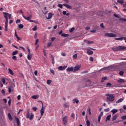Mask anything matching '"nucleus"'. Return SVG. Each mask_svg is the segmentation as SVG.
<instances>
[{
	"label": "nucleus",
	"mask_w": 126,
	"mask_h": 126,
	"mask_svg": "<svg viewBox=\"0 0 126 126\" xmlns=\"http://www.w3.org/2000/svg\"><path fill=\"white\" fill-rule=\"evenodd\" d=\"M53 14L51 13L48 14V17H46L47 19H51L52 18Z\"/></svg>",
	"instance_id": "393cba45"
},
{
	"label": "nucleus",
	"mask_w": 126,
	"mask_h": 126,
	"mask_svg": "<svg viewBox=\"0 0 126 126\" xmlns=\"http://www.w3.org/2000/svg\"><path fill=\"white\" fill-rule=\"evenodd\" d=\"M74 29H75L74 28H72L70 29L69 30V32H70V33H72V32L74 31Z\"/></svg>",
	"instance_id": "72a5a7b5"
},
{
	"label": "nucleus",
	"mask_w": 126,
	"mask_h": 126,
	"mask_svg": "<svg viewBox=\"0 0 126 126\" xmlns=\"http://www.w3.org/2000/svg\"><path fill=\"white\" fill-rule=\"evenodd\" d=\"M8 92L9 93H11V87H9L8 88Z\"/></svg>",
	"instance_id": "bf43d9fd"
},
{
	"label": "nucleus",
	"mask_w": 126,
	"mask_h": 126,
	"mask_svg": "<svg viewBox=\"0 0 126 126\" xmlns=\"http://www.w3.org/2000/svg\"><path fill=\"white\" fill-rule=\"evenodd\" d=\"M63 106H64V108H68L69 107V106H68V105L67 104V103L66 102L64 103Z\"/></svg>",
	"instance_id": "f704fd0d"
},
{
	"label": "nucleus",
	"mask_w": 126,
	"mask_h": 126,
	"mask_svg": "<svg viewBox=\"0 0 126 126\" xmlns=\"http://www.w3.org/2000/svg\"><path fill=\"white\" fill-rule=\"evenodd\" d=\"M5 18V24H8V18Z\"/></svg>",
	"instance_id": "09e8293b"
},
{
	"label": "nucleus",
	"mask_w": 126,
	"mask_h": 126,
	"mask_svg": "<svg viewBox=\"0 0 126 126\" xmlns=\"http://www.w3.org/2000/svg\"><path fill=\"white\" fill-rule=\"evenodd\" d=\"M61 36H62L63 37H68V36H69V35L68 34L62 33L61 34Z\"/></svg>",
	"instance_id": "7c9ffc66"
},
{
	"label": "nucleus",
	"mask_w": 126,
	"mask_h": 126,
	"mask_svg": "<svg viewBox=\"0 0 126 126\" xmlns=\"http://www.w3.org/2000/svg\"><path fill=\"white\" fill-rule=\"evenodd\" d=\"M24 26L23 24H21L20 25H18V28L20 29H22V28H23Z\"/></svg>",
	"instance_id": "e433bc0d"
},
{
	"label": "nucleus",
	"mask_w": 126,
	"mask_h": 126,
	"mask_svg": "<svg viewBox=\"0 0 126 126\" xmlns=\"http://www.w3.org/2000/svg\"><path fill=\"white\" fill-rule=\"evenodd\" d=\"M116 41H118L119 40H120V41H123V40H124V41H125V43H126V37H121L119 38H115Z\"/></svg>",
	"instance_id": "39448f33"
},
{
	"label": "nucleus",
	"mask_w": 126,
	"mask_h": 126,
	"mask_svg": "<svg viewBox=\"0 0 126 126\" xmlns=\"http://www.w3.org/2000/svg\"><path fill=\"white\" fill-rule=\"evenodd\" d=\"M66 67H67V65L60 66L58 67V69H59V70L63 71V70H64L65 69V68H66Z\"/></svg>",
	"instance_id": "6e6552de"
},
{
	"label": "nucleus",
	"mask_w": 126,
	"mask_h": 126,
	"mask_svg": "<svg viewBox=\"0 0 126 126\" xmlns=\"http://www.w3.org/2000/svg\"><path fill=\"white\" fill-rule=\"evenodd\" d=\"M114 17H116V18H119V16L116 14H114Z\"/></svg>",
	"instance_id": "69168bd1"
},
{
	"label": "nucleus",
	"mask_w": 126,
	"mask_h": 126,
	"mask_svg": "<svg viewBox=\"0 0 126 126\" xmlns=\"http://www.w3.org/2000/svg\"><path fill=\"white\" fill-rule=\"evenodd\" d=\"M104 36H105V37H109V38H115L117 37V34L112 32L106 33L104 34Z\"/></svg>",
	"instance_id": "7ed1b4c3"
},
{
	"label": "nucleus",
	"mask_w": 126,
	"mask_h": 126,
	"mask_svg": "<svg viewBox=\"0 0 126 126\" xmlns=\"http://www.w3.org/2000/svg\"><path fill=\"white\" fill-rule=\"evenodd\" d=\"M86 125L87 126H90V122L89 120H87Z\"/></svg>",
	"instance_id": "79ce46f5"
},
{
	"label": "nucleus",
	"mask_w": 126,
	"mask_h": 126,
	"mask_svg": "<svg viewBox=\"0 0 126 126\" xmlns=\"http://www.w3.org/2000/svg\"><path fill=\"white\" fill-rule=\"evenodd\" d=\"M15 36L16 38H17V39L19 38V36H18V35H17V33H16V30H15Z\"/></svg>",
	"instance_id": "a19ab883"
},
{
	"label": "nucleus",
	"mask_w": 126,
	"mask_h": 126,
	"mask_svg": "<svg viewBox=\"0 0 126 126\" xmlns=\"http://www.w3.org/2000/svg\"><path fill=\"white\" fill-rule=\"evenodd\" d=\"M100 27H101L102 28H105V27L104 26V24L103 23H101L100 25Z\"/></svg>",
	"instance_id": "6e6d98bb"
},
{
	"label": "nucleus",
	"mask_w": 126,
	"mask_h": 126,
	"mask_svg": "<svg viewBox=\"0 0 126 126\" xmlns=\"http://www.w3.org/2000/svg\"><path fill=\"white\" fill-rule=\"evenodd\" d=\"M3 13L4 14V18H8L9 17V19H11V14L6 12H3Z\"/></svg>",
	"instance_id": "20e7f679"
},
{
	"label": "nucleus",
	"mask_w": 126,
	"mask_h": 126,
	"mask_svg": "<svg viewBox=\"0 0 126 126\" xmlns=\"http://www.w3.org/2000/svg\"><path fill=\"white\" fill-rule=\"evenodd\" d=\"M110 86H112V84L108 83L106 84V87H110Z\"/></svg>",
	"instance_id": "a18cd8bd"
},
{
	"label": "nucleus",
	"mask_w": 126,
	"mask_h": 126,
	"mask_svg": "<svg viewBox=\"0 0 126 126\" xmlns=\"http://www.w3.org/2000/svg\"><path fill=\"white\" fill-rule=\"evenodd\" d=\"M33 119H34V114L31 113V116L29 118V120H30V121H32V120H33Z\"/></svg>",
	"instance_id": "5701e85b"
},
{
	"label": "nucleus",
	"mask_w": 126,
	"mask_h": 126,
	"mask_svg": "<svg viewBox=\"0 0 126 126\" xmlns=\"http://www.w3.org/2000/svg\"><path fill=\"white\" fill-rule=\"evenodd\" d=\"M74 67L73 66H71L70 67H68L67 69H66V71L67 72H70V71H74Z\"/></svg>",
	"instance_id": "9d476101"
},
{
	"label": "nucleus",
	"mask_w": 126,
	"mask_h": 126,
	"mask_svg": "<svg viewBox=\"0 0 126 126\" xmlns=\"http://www.w3.org/2000/svg\"><path fill=\"white\" fill-rule=\"evenodd\" d=\"M18 53V51L17 50L13 52L12 55V56H15V55H17V54Z\"/></svg>",
	"instance_id": "473e14b6"
},
{
	"label": "nucleus",
	"mask_w": 126,
	"mask_h": 126,
	"mask_svg": "<svg viewBox=\"0 0 126 126\" xmlns=\"http://www.w3.org/2000/svg\"><path fill=\"white\" fill-rule=\"evenodd\" d=\"M32 59V55L31 54L28 55V60L30 61Z\"/></svg>",
	"instance_id": "a878e982"
},
{
	"label": "nucleus",
	"mask_w": 126,
	"mask_h": 126,
	"mask_svg": "<svg viewBox=\"0 0 126 126\" xmlns=\"http://www.w3.org/2000/svg\"><path fill=\"white\" fill-rule=\"evenodd\" d=\"M51 45H52V42H49L47 44V47H51Z\"/></svg>",
	"instance_id": "0e129e2a"
},
{
	"label": "nucleus",
	"mask_w": 126,
	"mask_h": 126,
	"mask_svg": "<svg viewBox=\"0 0 126 126\" xmlns=\"http://www.w3.org/2000/svg\"><path fill=\"white\" fill-rule=\"evenodd\" d=\"M111 115H109L106 118V122H107V121H110V120H111Z\"/></svg>",
	"instance_id": "cd10ccee"
},
{
	"label": "nucleus",
	"mask_w": 126,
	"mask_h": 126,
	"mask_svg": "<svg viewBox=\"0 0 126 126\" xmlns=\"http://www.w3.org/2000/svg\"><path fill=\"white\" fill-rule=\"evenodd\" d=\"M121 119L122 120H126V115L123 116L121 117Z\"/></svg>",
	"instance_id": "49530a36"
},
{
	"label": "nucleus",
	"mask_w": 126,
	"mask_h": 126,
	"mask_svg": "<svg viewBox=\"0 0 126 126\" xmlns=\"http://www.w3.org/2000/svg\"><path fill=\"white\" fill-rule=\"evenodd\" d=\"M96 30H93V31H91L90 32L91 33H95L96 32Z\"/></svg>",
	"instance_id": "e2e57ef3"
},
{
	"label": "nucleus",
	"mask_w": 126,
	"mask_h": 126,
	"mask_svg": "<svg viewBox=\"0 0 126 126\" xmlns=\"http://www.w3.org/2000/svg\"><path fill=\"white\" fill-rule=\"evenodd\" d=\"M89 60L90 62H93V61H94V59H93V57H90Z\"/></svg>",
	"instance_id": "13d9d810"
},
{
	"label": "nucleus",
	"mask_w": 126,
	"mask_h": 126,
	"mask_svg": "<svg viewBox=\"0 0 126 126\" xmlns=\"http://www.w3.org/2000/svg\"><path fill=\"white\" fill-rule=\"evenodd\" d=\"M117 82L118 83H124V82H125V80L123 79H119L118 81Z\"/></svg>",
	"instance_id": "aec40b11"
},
{
	"label": "nucleus",
	"mask_w": 126,
	"mask_h": 126,
	"mask_svg": "<svg viewBox=\"0 0 126 126\" xmlns=\"http://www.w3.org/2000/svg\"><path fill=\"white\" fill-rule=\"evenodd\" d=\"M79 69H80V66H79L78 65H76L74 67V71H73V72H75L76 71H78V70H79Z\"/></svg>",
	"instance_id": "423d86ee"
},
{
	"label": "nucleus",
	"mask_w": 126,
	"mask_h": 126,
	"mask_svg": "<svg viewBox=\"0 0 126 126\" xmlns=\"http://www.w3.org/2000/svg\"><path fill=\"white\" fill-rule=\"evenodd\" d=\"M15 120L17 123V125L18 126H20V121H19V119L17 117L15 118Z\"/></svg>",
	"instance_id": "9b49d317"
},
{
	"label": "nucleus",
	"mask_w": 126,
	"mask_h": 126,
	"mask_svg": "<svg viewBox=\"0 0 126 126\" xmlns=\"http://www.w3.org/2000/svg\"><path fill=\"white\" fill-rule=\"evenodd\" d=\"M12 59L14 60V61H17V58L16 57V56H13L12 57Z\"/></svg>",
	"instance_id": "c03bdc74"
},
{
	"label": "nucleus",
	"mask_w": 126,
	"mask_h": 126,
	"mask_svg": "<svg viewBox=\"0 0 126 126\" xmlns=\"http://www.w3.org/2000/svg\"><path fill=\"white\" fill-rule=\"evenodd\" d=\"M1 81L3 84H5V79L4 78H2Z\"/></svg>",
	"instance_id": "8fccbe9b"
},
{
	"label": "nucleus",
	"mask_w": 126,
	"mask_h": 126,
	"mask_svg": "<svg viewBox=\"0 0 126 126\" xmlns=\"http://www.w3.org/2000/svg\"><path fill=\"white\" fill-rule=\"evenodd\" d=\"M114 52H118V51H125L126 50V47L123 46H118L117 47H112Z\"/></svg>",
	"instance_id": "f257e3e1"
},
{
	"label": "nucleus",
	"mask_w": 126,
	"mask_h": 126,
	"mask_svg": "<svg viewBox=\"0 0 126 126\" xmlns=\"http://www.w3.org/2000/svg\"><path fill=\"white\" fill-rule=\"evenodd\" d=\"M38 43H39V39H36V40H35V42L34 45H35V46H37Z\"/></svg>",
	"instance_id": "de8ad7c7"
},
{
	"label": "nucleus",
	"mask_w": 126,
	"mask_h": 126,
	"mask_svg": "<svg viewBox=\"0 0 126 126\" xmlns=\"http://www.w3.org/2000/svg\"><path fill=\"white\" fill-rule=\"evenodd\" d=\"M17 99L18 100H20L21 99V96L20 95H18Z\"/></svg>",
	"instance_id": "680f3d73"
},
{
	"label": "nucleus",
	"mask_w": 126,
	"mask_h": 126,
	"mask_svg": "<svg viewBox=\"0 0 126 126\" xmlns=\"http://www.w3.org/2000/svg\"><path fill=\"white\" fill-rule=\"evenodd\" d=\"M8 73H10V74H11V75H13L14 74V73H13V71H12V70H11L10 68H8Z\"/></svg>",
	"instance_id": "4be33fe9"
},
{
	"label": "nucleus",
	"mask_w": 126,
	"mask_h": 126,
	"mask_svg": "<svg viewBox=\"0 0 126 126\" xmlns=\"http://www.w3.org/2000/svg\"><path fill=\"white\" fill-rule=\"evenodd\" d=\"M75 115H74V113H72L71 114V117H72V118H74V117H75Z\"/></svg>",
	"instance_id": "338daca9"
},
{
	"label": "nucleus",
	"mask_w": 126,
	"mask_h": 126,
	"mask_svg": "<svg viewBox=\"0 0 126 126\" xmlns=\"http://www.w3.org/2000/svg\"><path fill=\"white\" fill-rule=\"evenodd\" d=\"M123 7H126V2H125V3L123 4Z\"/></svg>",
	"instance_id": "774afa93"
},
{
	"label": "nucleus",
	"mask_w": 126,
	"mask_h": 126,
	"mask_svg": "<svg viewBox=\"0 0 126 126\" xmlns=\"http://www.w3.org/2000/svg\"><path fill=\"white\" fill-rule=\"evenodd\" d=\"M124 101V98H120L118 99L117 101H116V104H119V103H122Z\"/></svg>",
	"instance_id": "6ab92c4d"
},
{
	"label": "nucleus",
	"mask_w": 126,
	"mask_h": 126,
	"mask_svg": "<svg viewBox=\"0 0 126 126\" xmlns=\"http://www.w3.org/2000/svg\"><path fill=\"white\" fill-rule=\"evenodd\" d=\"M117 2H118V3H120V4H123L124 2L123 0H117Z\"/></svg>",
	"instance_id": "2f4dec72"
},
{
	"label": "nucleus",
	"mask_w": 126,
	"mask_h": 126,
	"mask_svg": "<svg viewBox=\"0 0 126 126\" xmlns=\"http://www.w3.org/2000/svg\"><path fill=\"white\" fill-rule=\"evenodd\" d=\"M111 113H112L113 115H115L116 113H118V109H113L111 110Z\"/></svg>",
	"instance_id": "f3484780"
},
{
	"label": "nucleus",
	"mask_w": 126,
	"mask_h": 126,
	"mask_svg": "<svg viewBox=\"0 0 126 126\" xmlns=\"http://www.w3.org/2000/svg\"><path fill=\"white\" fill-rule=\"evenodd\" d=\"M107 97H106V100L108 102H114L115 101V96L114 94H106Z\"/></svg>",
	"instance_id": "f03ea898"
},
{
	"label": "nucleus",
	"mask_w": 126,
	"mask_h": 126,
	"mask_svg": "<svg viewBox=\"0 0 126 126\" xmlns=\"http://www.w3.org/2000/svg\"><path fill=\"white\" fill-rule=\"evenodd\" d=\"M8 117L10 121H12V116H11V115L10 114V113L8 114Z\"/></svg>",
	"instance_id": "bb28decb"
},
{
	"label": "nucleus",
	"mask_w": 126,
	"mask_h": 126,
	"mask_svg": "<svg viewBox=\"0 0 126 126\" xmlns=\"http://www.w3.org/2000/svg\"><path fill=\"white\" fill-rule=\"evenodd\" d=\"M58 7H60V8H63V4H58Z\"/></svg>",
	"instance_id": "3c124183"
},
{
	"label": "nucleus",
	"mask_w": 126,
	"mask_h": 126,
	"mask_svg": "<svg viewBox=\"0 0 126 126\" xmlns=\"http://www.w3.org/2000/svg\"><path fill=\"white\" fill-rule=\"evenodd\" d=\"M33 31H36L37 30V26H34V28H32Z\"/></svg>",
	"instance_id": "603ef678"
},
{
	"label": "nucleus",
	"mask_w": 126,
	"mask_h": 126,
	"mask_svg": "<svg viewBox=\"0 0 126 126\" xmlns=\"http://www.w3.org/2000/svg\"><path fill=\"white\" fill-rule=\"evenodd\" d=\"M87 83H89L88 85L86 84L85 85V86H84L83 87H87L88 86H91V81L90 80H88L87 81H86Z\"/></svg>",
	"instance_id": "ddd939ff"
},
{
	"label": "nucleus",
	"mask_w": 126,
	"mask_h": 126,
	"mask_svg": "<svg viewBox=\"0 0 126 126\" xmlns=\"http://www.w3.org/2000/svg\"><path fill=\"white\" fill-rule=\"evenodd\" d=\"M39 98V95H34L32 96V98L33 99V100H36Z\"/></svg>",
	"instance_id": "dca6fc26"
},
{
	"label": "nucleus",
	"mask_w": 126,
	"mask_h": 126,
	"mask_svg": "<svg viewBox=\"0 0 126 126\" xmlns=\"http://www.w3.org/2000/svg\"><path fill=\"white\" fill-rule=\"evenodd\" d=\"M8 26V24H5L4 31H8V30L7 29Z\"/></svg>",
	"instance_id": "c756f323"
},
{
	"label": "nucleus",
	"mask_w": 126,
	"mask_h": 126,
	"mask_svg": "<svg viewBox=\"0 0 126 126\" xmlns=\"http://www.w3.org/2000/svg\"><path fill=\"white\" fill-rule=\"evenodd\" d=\"M37 107H33L32 108V110H33V111H34V112H35V111H37Z\"/></svg>",
	"instance_id": "052dcab7"
},
{
	"label": "nucleus",
	"mask_w": 126,
	"mask_h": 126,
	"mask_svg": "<svg viewBox=\"0 0 126 126\" xmlns=\"http://www.w3.org/2000/svg\"><path fill=\"white\" fill-rule=\"evenodd\" d=\"M43 54L45 57H48V56L47 55V52H46V49L43 50Z\"/></svg>",
	"instance_id": "37998d69"
},
{
	"label": "nucleus",
	"mask_w": 126,
	"mask_h": 126,
	"mask_svg": "<svg viewBox=\"0 0 126 126\" xmlns=\"http://www.w3.org/2000/svg\"><path fill=\"white\" fill-rule=\"evenodd\" d=\"M50 72H51V73H53V74H55V71L52 69H50Z\"/></svg>",
	"instance_id": "864d4df0"
},
{
	"label": "nucleus",
	"mask_w": 126,
	"mask_h": 126,
	"mask_svg": "<svg viewBox=\"0 0 126 126\" xmlns=\"http://www.w3.org/2000/svg\"><path fill=\"white\" fill-rule=\"evenodd\" d=\"M27 119H29L30 118V112H29L28 111L27 112Z\"/></svg>",
	"instance_id": "c85d7f7f"
},
{
	"label": "nucleus",
	"mask_w": 126,
	"mask_h": 126,
	"mask_svg": "<svg viewBox=\"0 0 126 126\" xmlns=\"http://www.w3.org/2000/svg\"><path fill=\"white\" fill-rule=\"evenodd\" d=\"M84 42L86 43V44H88V45H90V44H93V41H88V40H85Z\"/></svg>",
	"instance_id": "a211bd4d"
},
{
	"label": "nucleus",
	"mask_w": 126,
	"mask_h": 126,
	"mask_svg": "<svg viewBox=\"0 0 126 126\" xmlns=\"http://www.w3.org/2000/svg\"><path fill=\"white\" fill-rule=\"evenodd\" d=\"M47 83L48 85H50L51 83H52V80H48L47 81Z\"/></svg>",
	"instance_id": "ea45409f"
},
{
	"label": "nucleus",
	"mask_w": 126,
	"mask_h": 126,
	"mask_svg": "<svg viewBox=\"0 0 126 126\" xmlns=\"http://www.w3.org/2000/svg\"><path fill=\"white\" fill-rule=\"evenodd\" d=\"M56 40V37H52L51 38V42H54V41H55Z\"/></svg>",
	"instance_id": "5fc2aeb1"
},
{
	"label": "nucleus",
	"mask_w": 126,
	"mask_h": 126,
	"mask_svg": "<svg viewBox=\"0 0 126 126\" xmlns=\"http://www.w3.org/2000/svg\"><path fill=\"white\" fill-rule=\"evenodd\" d=\"M87 52L88 55H93V51L92 50H91L90 49H89V48H88L87 49Z\"/></svg>",
	"instance_id": "f8f14e48"
},
{
	"label": "nucleus",
	"mask_w": 126,
	"mask_h": 126,
	"mask_svg": "<svg viewBox=\"0 0 126 126\" xmlns=\"http://www.w3.org/2000/svg\"><path fill=\"white\" fill-rule=\"evenodd\" d=\"M105 80H107V77L102 78L101 82H104Z\"/></svg>",
	"instance_id": "c9c22d12"
},
{
	"label": "nucleus",
	"mask_w": 126,
	"mask_h": 126,
	"mask_svg": "<svg viewBox=\"0 0 126 126\" xmlns=\"http://www.w3.org/2000/svg\"><path fill=\"white\" fill-rule=\"evenodd\" d=\"M62 120H63V124L65 125H66V124H67V116H65L63 118Z\"/></svg>",
	"instance_id": "1a4fd4ad"
},
{
	"label": "nucleus",
	"mask_w": 126,
	"mask_h": 126,
	"mask_svg": "<svg viewBox=\"0 0 126 126\" xmlns=\"http://www.w3.org/2000/svg\"><path fill=\"white\" fill-rule=\"evenodd\" d=\"M63 6H65V7H66V8H68V9H71V6L69 5V4L64 3L63 4Z\"/></svg>",
	"instance_id": "2eb2a0df"
},
{
	"label": "nucleus",
	"mask_w": 126,
	"mask_h": 126,
	"mask_svg": "<svg viewBox=\"0 0 126 126\" xmlns=\"http://www.w3.org/2000/svg\"><path fill=\"white\" fill-rule=\"evenodd\" d=\"M118 116L119 115L118 114H116L115 115H114L112 118V121H115V120H117V118Z\"/></svg>",
	"instance_id": "b1692460"
},
{
	"label": "nucleus",
	"mask_w": 126,
	"mask_h": 126,
	"mask_svg": "<svg viewBox=\"0 0 126 126\" xmlns=\"http://www.w3.org/2000/svg\"><path fill=\"white\" fill-rule=\"evenodd\" d=\"M124 71H120L119 72V75H120V76H123V75H124Z\"/></svg>",
	"instance_id": "58836bf2"
},
{
	"label": "nucleus",
	"mask_w": 126,
	"mask_h": 126,
	"mask_svg": "<svg viewBox=\"0 0 126 126\" xmlns=\"http://www.w3.org/2000/svg\"><path fill=\"white\" fill-rule=\"evenodd\" d=\"M110 111V109L109 108H106L104 109V112H108Z\"/></svg>",
	"instance_id": "4d7b16f0"
},
{
	"label": "nucleus",
	"mask_w": 126,
	"mask_h": 126,
	"mask_svg": "<svg viewBox=\"0 0 126 126\" xmlns=\"http://www.w3.org/2000/svg\"><path fill=\"white\" fill-rule=\"evenodd\" d=\"M22 16L23 17V18H24V19H25L26 20H27L28 21H29L30 20V19H31V18H32V15H31L28 17H26L24 16V15H22Z\"/></svg>",
	"instance_id": "0eeeda50"
},
{
	"label": "nucleus",
	"mask_w": 126,
	"mask_h": 126,
	"mask_svg": "<svg viewBox=\"0 0 126 126\" xmlns=\"http://www.w3.org/2000/svg\"><path fill=\"white\" fill-rule=\"evenodd\" d=\"M73 103H76V104H78L79 103V100L77 99V98H74L73 99Z\"/></svg>",
	"instance_id": "412c9836"
},
{
	"label": "nucleus",
	"mask_w": 126,
	"mask_h": 126,
	"mask_svg": "<svg viewBox=\"0 0 126 126\" xmlns=\"http://www.w3.org/2000/svg\"><path fill=\"white\" fill-rule=\"evenodd\" d=\"M43 115H44V106H42L41 109L40 110V116L41 117H43Z\"/></svg>",
	"instance_id": "4468645a"
},
{
	"label": "nucleus",
	"mask_w": 126,
	"mask_h": 126,
	"mask_svg": "<svg viewBox=\"0 0 126 126\" xmlns=\"http://www.w3.org/2000/svg\"><path fill=\"white\" fill-rule=\"evenodd\" d=\"M73 59L76 60L77 59V54H75L73 56Z\"/></svg>",
	"instance_id": "4c0bfd02"
}]
</instances>
